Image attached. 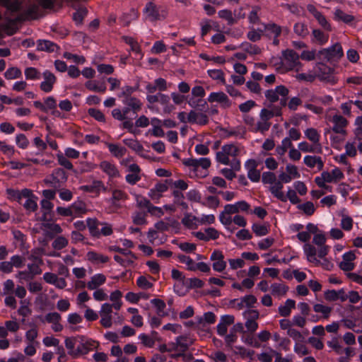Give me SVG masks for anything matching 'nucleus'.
Masks as SVG:
<instances>
[{
    "label": "nucleus",
    "instance_id": "f257e3e1",
    "mask_svg": "<svg viewBox=\"0 0 362 362\" xmlns=\"http://www.w3.org/2000/svg\"><path fill=\"white\" fill-rule=\"evenodd\" d=\"M269 63L280 74H285L293 70L298 72L303 67L299 54L292 49L282 50L281 56L272 57Z\"/></svg>",
    "mask_w": 362,
    "mask_h": 362
},
{
    "label": "nucleus",
    "instance_id": "f03ea898",
    "mask_svg": "<svg viewBox=\"0 0 362 362\" xmlns=\"http://www.w3.org/2000/svg\"><path fill=\"white\" fill-rule=\"evenodd\" d=\"M314 71H308V73L298 74L296 76V79L301 81L312 83L315 79L320 81L334 85L337 83L338 78L335 76V70L323 62L316 63Z\"/></svg>",
    "mask_w": 362,
    "mask_h": 362
},
{
    "label": "nucleus",
    "instance_id": "7ed1b4c3",
    "mask_svg": "<svg viewBox=\"0 0 362 362\" xmlns=\"http://www.w3.org/2000/svg\"><path fill=\"white\" fill-rule=\"evenodd\" d=\"M240 147L234 144H224L216 155V161L223 165H230L233 170L240 169V162L238 158Z\"/></svg>",
    "mask_w": 362,
    "mask_h": 362
},
{
    "label": "nucleus",
    "instance_id": "20e7f679",
    "mask_svg": "<svg viewBox=\"0 0 362 362\" xmlns=\"http://www.w3.org/2000/svg\"><path fill=\"white\" fill-rule=\"evenodd\" d=\"M182 163L189 169L190 177H205L208 175V169L211 165L210 158H187L182 160Z\"/></svg>",
    "mask_w": 362,
    "mask_h": 362
},
{
    "label": "nucleus",
    "instance_id": "39448f33",
    "mask_svg": "<svg viewBox=\"0 0 362 362\" xmlns=\"http://www.w3.org/2000/svg\"><path fill=\"white\" fill-rule=\"evenodd\" d=\"M328 124H330L329 128L325 129V134H328L331 132L334 134H347L346 127L348 126V120L339 114L328 115L326 117Z\"/></svg>",
    "mask_w": 362,
    "mask_h": 362
},
{
    "label": "nucleus",
    "instance_id": "423d86ee",
    "mask_svg": "<svg viewBox=\"0 0 362 362\" xmlns=\"http://www.w3.org/2000/svg\"><path fill=\"white\" fill-rule=\"evenodd\" d=\"M343 56V48L339 42L317 52V57L320 59L325 60L331 64L339 62Z\"/></svg>",
    "mask_w": 362,
    "mask_h": 362
},
{
    "label": "nucleus",
    "instance_id": "0eeeda50",
    "mask_svg": "<svg viewBox=\"0 0 362 362\" xmlns=\"http://www.w3.org/2000/svg\"><path fill=\"white\" fill-rule=\"evenodd\" d=\"M289 90L284 86H278L274 89L267 90L265 93V98L271 103H274L280 100V104L284 107L287 103V96Z\"/></svg>",
    "mask_w": 362,
    "mask_h": 362
},
{
    "label": "nucleus",
    "instance_id": "6e6552de",
    "mask_svg": "<svg viewBox=\"0 0 362 362\" xmlns=\"http://www.w3.org/2000/svg\"><path fill=\"white\" fill-rule=\"evenodd\" d=\"M144 16L146 19L150 21H156L164 19L167 16L165 10L158 7L153 2L146 4L144 9Z\"/></svg>",
    "mask_w": 362,
    "mask_h": 362
},
{
    "label": "nucleus",
    "instance_id": "1a4fd4ad",
    "mask_svg": "<svg viewBox=\"0 0 362 362\" xmlns=\"http://www.w3.org/2000/svg\"><path fill=\"white\" fill-rule=\"evenodd\" d=\"M42 16L41 9L38 3L29 4L18 16V21H28L37 19Z\"/></svg>",
    "mask_w": 362,
    "mask_h": 362
},
{
    "label": "nucleus",
    "instance_id": "9d476101",
    "mask_svg": "<svg viewBox=\"0 0 362 362\" xmlns=\"http://www.w3.org/2000/svg\"><path fill=\"white\" fill-rule=\"evenodd\" d=\"M243 316L245 320V326L247 331L255 332L258 329L257 320L259 317V313L257 310L247 309L243 313Z\"/></svg>",
    "mask_w": 362,
    "mask_h": 362
},
{
    "label": "nucleus",
    "instance_id": "9b49d317",
    "mask_svg": "<svg viewBox=\"0 0 362 362\" xmlns=\"http://www.w3.org/2000/svg\"><path fill=\"white\" fill-rule=\"evenodd\" d=\"M67 180L65 171L62 168L55 169L52 173L45 179V182L54 188L59 187Z\"/></svg>",
    "mask_w": 362,
    "mask_h": 362
},
{
    "label": "nucleus",
    "instance_id": "f8f14e48",
    "mask_svg": "<svg viewBox=\"0 0 362 362\" xmlns=\"http://www.w3.org/2000/svg\"><path fill=\"white\" fill-rule=\"evenodd\" d=\"M270 119L271 114L268 112V109H262L259 115V119L256 122L255 132H261L263 134L267 132L272 124L269 121Z\"/></svg>",
    "mask_w": 362,
    "mask_h": 362
},
{
    "label": "nucleus",
    "instance_id": "ddd939ff",
    "mask_svg": "<svg viewBox=\"0 0 362 362\" xmlns=\"http://www.w3.org/2000/svg\"><path fill=\"white\" fill-rule=\"evenodd\" d=\"M210 260L212 262V268L215 272H222L226 269L227 263L221 250H214L210 256Z\"/></svg>",
    "mask_w": 362,
    "mask_h": 362
},
{
    "label": "nucleus",
    "instance_id": "4468645a",
    "mask_svg": "<svg viewBox=\"0 0 362 362\" xmlns=\"http://www.w3.org/2000/svg\"><path fill=\"white\" fill-rule=\"evenodd\" d=\"M98 346V343L96 341L87 339L83 336H78V356L87 354L90 351L95 349Z\"/></svg>",
    "mask_w": 362,
    "mask_h": 362
},
{
    "label": "nucleus",
    "instance_id": "2eb2a0df",
    "mask_svg": "<svg viewBox=\"0 0 362 362\" xmlns=\"http://www.w3.org/2000/svg\"><path fill=\"white\" fill-rule=\"evenodd\" d=\"M43 81L40 85L41 90L45 93H49L52 90L54 83L57 81V78L49 70H45L42 74Z\"/></svg>",
    "mask_w": 362,
    "mask_h": 362
},
{
    "label": "nucleus",
    "instance_id": "dca6fc26",
    "mask_svg": "<svg viewBox=\"0 0 362 362\" xmlns=\"http://www.w3.org/2000/svg\"><path fill=\"white\" fill-rule=\"evenodd\" d=\"M327 238L325 235L318 233L314 235L313 243L318 246L317 257L320 258L325 257L329 250V247L325 245Z\"/></svg>",
    "mask_w": 362,
    "mask_h": 362
},
{
    "label": "nucleus",
    "instance_id": "f3484780",
    "mask_svg": "<svg viewBox=\"0 0 362 362\" xmlns=\"http://www.w3.org/2000/svg\"><path fill=\"white\" fill-rule=\"evenodd\" d=\"M209 103H218L223 108H228L231 106V101L228 97L222 91L212 92L207 98Z\"/></svg>",
    "mask_w": 362,
    "mask_h": 362
},
{
    "label": "nucleus",
    "instance_id": "a211bd4d",
    "mask_svg": "<svg viewBox=\"0 0 362 362\" xmlns=\"http://www.w3.org/2000/svg\"><path fill=\"white\" fill-rule=\"evenodd\" d=\"M248 178L254 182H258L260 179V171L257 169V163L255 160L250 159L245 163Z\"/></svg>",
    "mask_w": 362,
    "mask_h": 362
},
{
    "label": "nucleus",
    "instance_id": "6ab92c4d",
    "mask_svg": "<svg viewBox=\"0 0 362 362\" xmlns=\"http://www.w3.org/2000/svg\"><path fill=\"white\" fill-rule=\"evenodd\" d=\"M356 255L354 252L349 251L342 255V261L339 263V268L344 272H350L355 267L354 263Z\"/></svg>",
    "mask_w": 362,
    "mask_h": 362
},
{
    "label": "nucleus",
    "instance_id": "aec40b11",
    "mask_svg": "<svg viewBox=\"0 0 362 362\" xmlns=\"http://www.w3.org/2000/svg\"><path fill=\"white\" fill-rule=\"evenodd\" d=\"M188 122L204 126L208 124L209 117L203 112L191 110L188 113Z\"/></svg>",
    "mask_w": 362,
    "mask_h": 362
},
{
    "label": "nucleus",
    "instance_id": "412c9836",
    "mask_svg": "<svg viewBox=\"0 0 362 362\" xmlns=\"http://www.w3.org/2000/svg\"><path fill=\"white\" fill-rule=\"evenodd\" d=\"M226 212L228 214H237L240 211L247 212L250 209V205L245 201H239L233 204H226Z\"/></svg>",
    "mask_w": 362,
    "mask_h": 362
},
{
    "label": "nucleus",
    "instance_id": "4be33fe9",
    "mask_svg": "<svg viewBox=\"0 0 362 362\" xmlns=\"http://www.w3.org/2000/svg\"><path fill=\"white\" fill-rule=\"evenodd\" d=\"M172 278L177 281V282L174 284V291L179 296H184L185 294V291L182 289H178V287L181 285H184L185 282V276L182 272L179 271L178 269H173L171 272Z\"/></svg>",
    "mask_w": 362,
    "mask_h": 362
},
{
    "label": "nucleus",
    "instance_id": "5701e85b",
    "mask_svg": "<svg viewBox=\"0 0 362 362\" xmlns=\"http://www.w3.org/2000/svg\"><path fill=\"white\" fill-rule=\"evenodd\" d=\"M303 252L308 262L316 266H320V260L317 257V251L315 246L310 243H305L303 245Z\"/></svg>",
    "mask_w": 362,
    "mask_h": 362
},
{
    "label": "nucleus",
    "instance_id": "b1692460",
    "mask_svg": "<svg viewBox=\"0 0 362 362\" xmlns=\"http://www.w3.org/2000/svg\"><path fill=\"white\" fill-rule=\"evenodd\" d=\"M6 192L10 200L21 203L23 198H25L31 194V190L27 188L23 189L22 190L8 189Z\"/></svg>",
    "mask_w": 362,
    "mask_h": 362
},
{
    "label": "nucleus",
    "instance_id": "393cba45",
    "mask_svg": "<svg viewBox=\"0 0 362 362\" xmlns=\"http://www.w3.org/2000/svg\"><path fill=\"white\" fill-rule=\"evenodd\" d=\"M61 319V315L56 312L49 313L45 315L46 322L52 324V329L56 332H61L63 329V326L60 323Z\"/></svg>",
    "mask_w": 362,
    "mask_h": 362
},
{
    "label": "nucleus",
    "instance_id": "a878e982",
    "mask_svg": "<svg viewBox=\"0 0 362 362\" xmlns=\"http://www.w3.org/2000/svg\"><path fill=\"white\" fill-rule=\"evenodd\" d=\"M99 167L110 178L118 177L120 175L116 165L109 161H102Z\"/></svg>",
    "mask_w": 362,
    "mask_h": 362
},
{
    "label": "nucleus",
    "instance_id": "bb28decb",
    "mask_svg": "<svg viewBox=\"0 0 362 362\" xmlns=\"http://www.w3.org/2000/svg\"><path fill=\"white\" fill-rule=\"evenodd\" d=\"M64 343L65 346L68 350V354L74 358L78 357V336L75 337H67L65 339Z\"/></svg>",
    "mask_w": 362,
    "mask_h": 362
},
{
    "label": "nucleus",
    "instance_id": "cd10ccee",
    "mask_svg": "<svg viewBox=\"0 0 362 362\" xmlns=\"http://www.w3.org/2000/svg\"><path fill=\"white\" fill-rule=\"evenodd\" d=\"M86 259L93 264H105L110 260L108 256L98 253L94 250L88 251L86 253Z\"/></svg>",
    "mask_w": 362,
    "mask_h": 362
},
{
    "label": "nucleus",
    "instance_id": "c85d7f7f",
    "mask_svg": "<svg viewBox=\"0 0 362 362\" xmlns=\"http://www.w3.org/2000/svg\"><path fill=\"white\" fill-rule=\"evenodd\" d=\"M106 281V276L103 274H95L91 276L90 280L87 283V288L89 290H95L103 285Z\"/></svg>",
    "mask_w": 362,
    "mask_h": 362
},
{
    "label": "nucleus",
    "instance_id": "c756f323",
    "mask_svg": "<svg viewBox=\"0 0 362 362\" xmlns=\"http://www.w3.org/2000/svg\"><path fill=\"white\" fill-rule=\"evenodd\" d=\"M283 187L284 185L281 184V182L277 181L276 182L270 185L269 189L274 197L283 202H286V197L282 191Z\"/></svg>",
    "mask_w": 362,
    "mask_h": 362
},
{
    "label": "nucleus",
    "instance_id": "7c9ffc66",
    "mask_svg": "<svg viewBox=\"0 0 362 362\" xmlns=\"http://www.w3.org/2000/svg\"><path fill=\"white\" fill-rule=\"evenodd\" d=\"M59 49L57 44L47 40H38L37 41V49L47 52H54Z\"/></svg>",
    "mask_w": 362,
    "mask_h": 362
},
{
    "label": "nucleus",
    "instance_id": "2f4dec72",
    "mask_svg": "<svg viewBox=\"0 0 362 362\" xmlns=\"http://www.w3.org/2000/svg\"><path fill=\"white\" fill-rule=\"evenodd\" d=\"M122 103L124 105L130 107L135 116L137 115V112L141 109L142 103L135 97H127V98L123 99Z\"/></svg>",
    "mask_w": 362,
    "mask_h": 362
},
{
    "label": "nucleus",
    "instance_id": "473e14b6",
    "mask_svg": "<svg viewBox=\"0 0 362 362\" xmlns=\"http://www.w3.org/2000/svg\"><path fill=\"white\" fill-rule=\"evenodd\" d=\"M298 149L300 151L307 153H322V144H309L306 141H301L298 145Z\"/></svg>",
    "mask_w": 362,
    "mask_h": 362
},
{
    "label": "nucleus",
    "instance_id": "72a5a7b5",
    "mask_svg": "<svg viewBox=\"0 0 362 362\" xmlns=\"http://www.w3.org/2000/svg\"><path fill=\"white\" fill-rule=\"evenodd\" d=\"M82 191L98 194L101 190L105 191L106 187L100 180H94L90 185L81 186Z\"/></svg>",
    "mask_w": 362,
    "mask_h": 362
},
{
    "label": "nucleus",
    "instance_id": "f704fd0d",
    "mask_svg": "<svg viewBox=\"0 0 362 362\" xmlns=\"http://www.w3.org/2000/svg\"><path fill=\"white\" fill-rule=\"evenodd\" d=\"M73 218L81 217L87 212L86 204L82 201H76L71 204Z\"/></svg>",
    "mask_w": 362,
    "mask_h": 362
},
{
    "label": "nucleus",
    "instance_id": "c9c22d12",
    "mask_svg": "<svg viewBox=\"0 0 362 362\" xmlns=\"http://www.w3.org/2000/svg\"><path fill=\"white\" fill-rule=\"evenodd\" d=\"M0 4L4 5L12 12L23 11L24 5L19 0H0Z\"/></svg>",
    "mask_w": 362,
    "mask_h": 362
},
{
    "label": "nucleus",
    "instance_id": "e433bc0d",
    "mask_svg": "<svg viewBox=\"0 0 362 362\" xmlns=\"http://www.w3.org/2000/svg\"><path fill=\"white\" fill-rule=\"evenodd\" d=\"M304 163L309 168L317 167L318 170H322L324 167V163L320 156H305L303 158Z\"/></svg>",
    "mask_w": 362,
    "mask_h": 362
},
{
    "label": "nucleus",
    "instance_id": "4c0bfd02",
    "mask_svg": "<svg viewBox=\"0 0 362 362\" xmlns=\"http://www.w3.org/2000/svg\"><path fill=\"white\" fill-rule=\"evenodd\" d=\"M216 317L212 312H206L201 317H197V327H204L205 325H211L216 322Z\"/></svg>",
    "mask_w": 362,
    "mask_h": 362
},
{
    "label": "nucleus",
    "instance_id": "58836bf2",
    "mask_svg": "<svg viewBox=\"0 0 362 362\" xmlns=\"http://www.w3.org/2000/svg\"><path fill=\"white\" fill-rule=\"evenodd\" d=\"M296 302L292 299H287L284 305H281L279 308V313L282 317H288L291 315V310L295 308Z\"/></svg>",
    "mask_w": 362,
    "mask_h": 362
},
{
    "label": "nucleus",
    "instance_id": "ea45409f",
    "mask_svg": "<svg viewBox=\"0 0 362 362\" xmlns=\"http://www.w3.org/2000/svg\"><path fill=\"white\" fill-rule=\"evenodd\" d=\"M329 34L322 32L320 30L315 29L313 30L312 41L320 45H323L328 42Z\"/></svg>",
    "mask_w": 362,
    "mask_h": 362
},
{
    "label": "nucleus",
    "instance_id": "a19ab883",
    "mask_svg": "<svg viewBox=\"0 0 362 362\" xmlns=\"http://www.w3.org/2000/svg\"><path fill=\"white\" fill-rule=\"evenodd\" d=\"M100 223H100L96 218H88L86 219V226L89 230L90 235L96 238L100 237L98 226L100 225Z\"/></svg>",
    "mask_w": 362,
    "mask_h": 362
},
{
    "label": "nucleus",
    "instance_id": "79ce46f5",
    "mask_svg": "<svg viewBox=\"0 0 362 362\" xmlns=\"http://www.w3.org/2000/svg\"><path fill=\"white\" fill-rule=\"evenodd\" d=\"M272 294L274 296H284L288 291V287L284 283H274L271 285Z\"/></svg>",
    "mask_w": 362,
    "mask_h": 362
},
{
    "label": "nucleus",
    "instance_id": "37998d69",
    "mask_svg": "<svg viewBox=\"0 0 362 362\" xmlns=\"http://www.w3.org/2000/svg\"><path fill=\"white\" fill-rule=\"evenodd\" d=\"M182 223L189 229L196 228L199 225V218L191 214H185L182 219Z\"/></svg>",
    "mask_w": 362,
    "mask_h": 362
},
{
    "label": "nucleus",
    "instance_id": "c03bdc74",
    "mask_svg": "<svg viewBox=\"0 0 362 362\" xmlns=\"http://www.w3.org/2000/svg\"><path fill=\"white\" fill-rule=\"evenodd\" d=\"M26 200L23 204V207L29 212H34L37 209V197L31 191V194L25 197Z\"/></svg>",
    "mask_w": 362,
    "mask_h": 362
},
{
    "label": "nucleus",
    "instance_id": "a18cd8bd",
    "mask_svg": "<svg viewBox=\"0 0 362 362\" xmlns=\"http://www.w3.org/2000/svg\"><path fill=\"white\" fill-rule=\"evenodd\" d=\"M304 135L305 138L308 139L313 144H321L320 142V134L316 129L313 127L306 129L304 131Z\"/></svg>",
    "mask_w": 362,
    "mask_h": 362
},
{
    "label": "nucleus",
    "instance_id": "49530a36",
    "mask_svg": "<svg viewBox=\"0 0 362 362\" xmlns=\"http://www.w3.org/2000/svg\"><path fill=\"white\" fill-rule=\"evenodd\" d=\"M175 344L177 347L185 351L193 344V340L187 335L178 336L175 339Z\"/></svg>",
    "mask_w": 362,
    "mask_h": 362
},
{
    "label": "nucleus",
    "instance_id": "de8ad7c7",
    "mask_svg": "<svg viewBox=\"0 0 362 362\" xmlns=\"http://www.w3.org/2000/svg\"><path fill=\"white\" fill-rule=\"evenodd\" d=\"M334 18L337 21H342L345 23H349L354 20L352 15L344 13L340 8H336L334 12Z\"/></svg>",
    "mask_w": 362,
    "mask_h": 362
},
{
    "label": "nucleus",
    "instance_id": "09e8293b",
    "mask_svg": "<svg viewBox=\"0 0 362 362\" xmlns=\"http://www.w3.org/2000/svg\"><path fill=\"white\" fill-rule=\"evenodd\" d=\"M313 310L317 313L322 314L323 319L327 320L331 315L332 308L321 303H316L313 305Z\"/></svg>",
    "mask_w": 362,
    "mask_h": 362
},
{
    "label": "nucleus",
    "instance_id": "8fccbe9b",
    "mask_svg": "<svg viewBox=\"0 0 362 362\" xmlns=\"http://www.w3.org/2000/svg\"><path fill=\"white\" fill-rule=\"evenodd\" d=\"M108 149L110 152L116 158H121L124 156L127 152V149L118 144H108Z\"/></svg>",
    "mask_w": 362,
    "mask_h": 362
},
{
    "label": "nucleus",
    "instance_id": "3c124183",
    "mask_svg": "<svg viewBox=\"0 0 362 362\" xmlns=\"http://www.w3.org/2000/svg\"><path fill=\"white\" fill-rule=\"evenodd\" d=\"M45 228L47 230V235L51 237L57 234L62 233V228L59 224L54 223H47L44 224Z\"/></svg>",
    "mask_w": 362,
    "mask_h": 362
},
{
    "label": "nucleus",
    "instance_id": "603ef678",
    "mask_svg": "<svg viewBox=\"0 0 362 362\" xmlns=\"http://www.w3.org/2000/svg\"><path fill=\"white\" fill-rule=\"evenodd\" d=\"M252 230L257 236H264L269 233V226L268 224L253 223Z\"/></svg>",
    "mask_w": 362,
    "mask_h": 362
},
{
    "label": "nucleus",
    "instance_id": "864d4df0",
    "mask_svg": "<svg viewBox=\"0 0 362 362\" xmlns=\"http://www.w3.org/2000/svg\"><path fill=\"white\" fill-rule=\"evenodd\" d=\"M264 29L270 37H279L281 33V26L273 23L266 24Z\"/></svg>",
    "mask_w": 362,
    "mask_h": 362
},
{
    "label": "nucleus",
    "instance_id": "5fc2aeb1",
    "mask_svg": "<svg viewBox=\"0 0 362 362\" xmlns=\"http://www.w3.org/2000/svg\"><path fill=\"white\" fill-rule=\"evenodd\" d=\"M86 87L92 91L104 93L106 91V86L104 83L99 84L95 81H88L85 83Z\"/></svg>",
    "mask_w": 362,
    "mask_h": 362
},
{
    "label": "nucleus",
    "instance_id": "6e6d98bb",
    "mask_svg": "<svg viewBox=\"0 0 362 362\" xmlns=\"http://www.w3.org/2000/svg\"><path fill=\"white\" fill-rule=\"evenodd\" d=\"M240 47L244 52L250 54V55L259 54L261 52V49L258 46L247 42H243Z\"/></svg>",
    "mask_w": 362,
    "mask_h": 362
},
{
    "label": "nucleus",
    "instance_id": "4d7b16f0",
    "mask_svg": "<svg viewBox=\"0 0 362 362\" xmlns=\"http://www.w3.org/2000/svg\"><path fill=\"white\" fill-rule=\"evenodd\" d=\"M123 142L125 145H127L128 147L139 154H141L144 150L143 146L137 140L132 139H124Z\"/></svg>",
    "mask_w": 362,
    "mask_h": 362
},
{
    "label": "nucleus",
    "instance_id": "13d9d810",
    "mask_svg": "<svg viewBox=\"0 0 362 362\" xmlns=\"http://www.w3.org/2000/svg\"><path fill=\"white\" fill-rule=\"evenodd\" d=\"M323 173H325L326 174H328L329 177H331V183L334 182L336 183L344 177V175L342 173V171L339 168H333L331 172L328 171H323Z\"/></svg>",
    "mask_w": 362,
    "mask_h": 362
},
{
    "label": "nucleus",
    "instance_id": "bf43d9fd",
    "mask_svg": "<svg viewBox=\"0 0 362 362\" xmlns=\"http://www.w3.org/2000/svg\"><path fill=\"white\" fill-rule=\"evenodd\" d=\"M327 346L332 349L334 352L338 354L341 355L343 354L344 350L345 348H343L341 343L339 342L338 338L333 337L330 341H328L327 342Z\"/></svg>",
    "mask_w": 362,
    "mask_h": 362
},
{
    "label": "nucleus",
    "instance_id": "052dcab7",
    "mask_svg": "<svg viewBox=\"0 0 362 362\" xmlns=\"http://www.w3.org/2000/svg\"><path fill=\"white\" fill-rule=\"evenodd\" d=\"M127 198L126 192L121 189H115L112 192V196L111 198L112 204L117 206L121 201H124Z\"/></svg>",
    "mask_w": 362,
    "mask_h": 362
},
{
    "label": "nucleus",
    "instance_id": "680f3d73",
    "mask_svg": "<svg viewBox=\"0 0 362 362\" xmlns=\"http://www.w3.org/2000/svg\"><path fill=\"white\" fill-rule=\"evenodd\" d=\"M123 40L127 45L130 46L131 50L132 52H135L136 54H141V56L143 55L140 45L133 37L129 36H124Z\"/></svg>",
    "mask_w": 362,
    "mask_h": 362
},
{
    "label": "nucleus",
    "instance_id": "e2e57ef3",
    "mask_svg": "<svg viewBox=\"0 0 362 362\" xmlns=\"http://www.w3.org/2000/svg\"><path fill=\"white\" fill-rule=\"evenodd\" d=\"M69 244V240L64 236L57 237L52 243V247L57 250H60L66 247Z\"/></svg>",
    "mask_w": 362,
    "mask_h": 362
},
{
    "label": "nucleus",
    "instance_id": "0e129e2a",
    "mask_svg": "<svg viewBox=\"0 0 362 362\" xmlns=\"http://www.w3.org/2000/svg\"><path fill=\"white\" fill-rule=\"evenodd\" d=\"M25 78L28 80H38L41 78L40 72L34 67H28L24 71Z\"/></svg>",
    "mask_w": 362,
    "mask_h": 362
},
{
    "label": "nucleus",
    "instance_id": "69168bd1",
    "mask_svg": "<svg viewBox=\"0 0 362 362\" xmlns=\"http://www.w3.org/2000/svg\"><path fill=\"white\" fill-rule=\"evenodd\" d=\"M151 303L156 308V312L158 315H165V309L166 305L163 300L158 298H154L151 300Z\"/></svg>",
    "mask_w": 362,
    "mask_h": 362
},
{
    "label": "nucleus",
    "instance_id": "338daca9",
    "mask_svg": "<svg viewBox=\"0 0 362 362\" xmlns=\"http://www.w3.org/2000/svg\"><path fill=\"white\" fill-rule=\"evenodd\" d=\"M180 262L186 264L188 270L195 271L196 262L189 256L180 255L177 257Z\"/></svg>",
    "mask_w": 362,
    "mask_h": 362
},
{
    "label": "nucleus",
    "instance_id": "774afa93",
    "mask_svg": "<svg viewBox=\"0 0 362 362\" xmlns=\"http://www.w3.org/2000/svg\"><path fill=\"white\" fill-rule=\"evenodd\" d=\"M4 76L8 80L18 78L21 76V71L17 67H11L5 71Z\"/></svg>",
    "mask_w": 362,
    "mask_h": 362
}]
</instances>
